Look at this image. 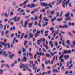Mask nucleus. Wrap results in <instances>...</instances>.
Masks as SVG:
<instances>
[{
  "instance_id": "29",
  "label": "nucleus",
  "mask_w": 75,
  "mask_h": 75,
  "mask_svg": "<svg viewBox=\"0 0 75 75\" xmlns=\"http://www.w3.org/2000/svg\"><path fill=\"white\" fill-rule=\"evenodd\" d=\"M14 54H12V55H9L8 56V57L9 58H11L12 57L14 56Z\"/></svg>"
},
{
  "instance_id": "51",
  "label": "nucleus",
  "mask_w": 75,
  "mask_h": 75,
  "mask_svg": "<svg viewBox=\"0 0 75 75\" xmlns=\"http://www.w3.org/2000/svg\"><path fill=\"white\" fill-rule=\"evenodd\" d=\"M72 43L73 45L75 46V40H74L73 41Z\"/></svg>"
},
{
  "instance_id": "40",
  "label": "nucleus",
  "mask_w": 75,
  "mask_h": 75,
  "mask_svg": "<svg viewBox=\"0 0 75 75\" xmlns=\"http://www.w3.org/2000/svg\"><path fill=\"white\" fill-rule=\"evenodd\" d=\"M45 56H46V57L47 56V57H49V56H50V54H48V53H47L45 54Z\"/></svg>"
},
{
  "instance_id": "46",
  "label": "nucleus",
  "mask_w": 75,
  "mask_h": 75,
  "mask_svg": "<svg viewBox=\"0 0 75 75\" xmlns=\"http://www.w3.org/2000/svg\"><path fill=\"white\" fill-rule=\"evenodd\" d=\"M27 7H28V8L30 7L31 8V5H30V4H28Z\"/></svg>"
},
{
  "instance_id": "15",
  "label": "nucleus",
  "mask_w": 75,
  "mask_h": 75,
  "mask_svg": "<svg viewBox=\"0 0 75 75\" xmlns=\"http://www.w3.org/2000/svg\"><path fill=\"white\" fill-rule=\"evenodd\" d=\"M42 41L41 38L39 40H38L37 44H41V42Z\"/></svg>"
},
{
  "instance_id": "2",
  "label": "nucleus",
  "mask_w": 75,
  "mask_h": 75,
  "mask_svg": "<svg viewBox=\"0 0 75 75\" xmlns=\"http://www.w3.org/2000/svg\"><path fill=\"white\" fill-rule=\"evenodd\" d=\"M21 66H20V67L21 68H23V71H26V69H25V68H26V69H28L29 71V72H31V70L30 69H28V67H27V66H25V65L22 64V63H21Z\"/></svg>"
},
{
  "instance_id": "44",
  "label": "nucleus",
  "mask_w": 75,
  "mask_h": 75,
  "mask_svg": "<svg viewBox=\"0 0 75 75\" xmlns=\"http://www.w3.org/2000/svg\"><path fill=\"white\" fill-rule=\"evenodd\" d=\"M9 32V31L7 30L6 31H5V35H6V34H7V33Z\"/></svg>"
},
{
  "instance_id": "64",
  "label": "nucleus",
  "mask_w": 75,
  "mask_h": 75,
  "mask_svg": "<svg viewBox=\"0 0 75 75\" xmlns=\"http://www.w3.org/2000/svg\"><path fill=\"white\" fill-rule=\"evenodd\" d=\"M59 27H60L61 28H64V26H59Z\"/></svg>"
},
{
  "instance_id": "39",
  "label": "nucleus",
  "mask_w": 75,
  "mask_h": 75,
  "mask_svg": "<svg viewBox=\"0 0 75 75\" xmlns=\"http://www.w3.org/2000/svg\"><path fill=\"white\" fill-rule=\"evenodd\" d=\"M24 42H25L24 43V45H25V46L26 45H27V42H27V41L25 40L24 41Z\"/></svg>"
},
{
  "instance_id": "23",
  "label": "nucleus",
  "mask_w": 75,
  "mask_h": 75,
  "mask_svg": "<svg viewBox=\"0 0 75 75\" xmlns=\"http://www.w3.org/2000/svg\"><path fill=\"white\" fill-rule=\"evenodd\" d=\"M66 42L67 43V44H68L69 45H71V42H70L69 41V40H67V41H66Z\"/></svg>"
},
{
  "instance_id": "1",
  "label": "nucleus",
  "mask_w": 75,
  "mask_h": 75,
  "mask_svg": "<svg viewBox=\"0 0 75 75\" xmlns=\"http://www.w3.org/2000/svg\"><path fill=\"white\" fill-rule=\"evenodd\" d=\"M69 0H67V1L66 0H63L62 2L63 4L62 7H64V8H66V6H68V4H69Z\"/></svg>"
},
{
  "instance_id": "17",
  "label": "nucleus",
  "mask_w": 75,
  "mask_h": 75,
  "mask_svg": "<svg viewBox=\"0 0 75 75\" xmlns=\"http://www.w3.org/2000/svg\"><path fill=\"white\" fill-rule=\"evenodd\" d=\"M29 56H30V59H32L33 58V54H31V52H29Z\"/></svg>"
},
{
  "instance_id": "47",
  "label": "nucleus",
  "mask_w": 75,
  "mask_h": 75,
  "mask_svg": "<svg viewBox=\"0 0 75 75\" xmlns=\"http://www.w3.org/2000/svg\"><path fill=\"white\" fill-rule=\"evenodd\" d=\"M34 11L35 12H37V11H38V10L37 9H34Z\"/></svg>"
},
{
  "instance_id": "54",
  "label": "nucleus",
  "mask_w": 75,
  "mask_h": 75,
  "mask_svg": "<svg viewBox=\"0 0 75 75\" xmlns=\"http://www.w3.org/2000/svg\"><path fill=\"white\" fill-rule=\"evenodd\" d=\"M68 34L70 35V36H71V37H72V35L71 33L70 32H69L68 33Z\"/></svg>"
},
{
  "instance_id": "8",
  "label": "nucleus",
  "mask_w": 75,
  "mask_h": 75,
  "mask_svg": "<svg viewBox=\"0 0 75 75\" xmlns=\"http://www.w3.org/2000/svg\"><path fill=\"white\" fill-rule=\"evenodd\" d=\"M24 61L25 62H26L27 61V58L25 57V56L23 57V59H22L21 62H24Z\"/></svg>"
},
{
  "instance_id": "41",
  "label": "nucleus",
  "mask_w": 75,
  "mask_h": 75,
  "mask_svg": "<svg viewBox=\"0 0 75 75\" xmlns=\"http://www.w3.org/2000/svg\"><path fill=\"white\" fill-rule=\"evenodd\" d=\"M28 0H27V1H25L24 2H23V5H24L25 4H27V2L28 1Z\"/></svg>"
},
{
  "instance_id": "50",
  "label": "nucleus",
  "mask_w": 75,
  "mask_h": 75,
  "mask_svg": "<svg viewBox=\"0 0 75 75\" xmlns=\"http://www.w3.org/2000/svg\"><path fill=\"white\" fill-rule=\"evenodd\" d=\"M41 33H42V34H43V32H44V30L42 29L41 30Z\"/></svg>"
},
{
  "instance_id": "26",
  "label": "nucleus",
  "mask_w": 75,
  "mask_h": 75,
  "mask_svg": "<svg viewBox=\"0 0 75 75\" xmlns=\"http://www.w3.org/2000/svg\"><path fill=\"white\" fill-rule=\"evenodd\" d=\"M33 22H32L31 23H29V27H31L32 26V25H33Z\"/></svg>"
},
{
  "instance_id": "9",
  "label": "nucleus",
  "mask_w": 75,
  "mask_h": 75,
  "mask_svg": "<svg viewBox=\"0 0 75 75\" xmlns=\"http://www.w3.org/2000/svg\"><path fill=\"white\" fill-rule=\"evenodd\" d=\"M15 41L16 42H18V40L16 39V38H15V37L14 38V39L13 40V44H15Z\"/></svg>"
},
{
  "instance_id": "48",
  "label": "nucleus",
  "mask_w": 75,
  "mask_h": 75,
  "mask_svg": "<svg viewBox=\"0 0 75 75\" xmlns=\"http://www.w3.org/2000/svg\"><path fill=\"white\" fill-rule=\"evenodd\" d=\"M61 1H62V0H60V1H59V2H57V5H58L59 4H60V3H61Z\"/></svg>"
},
{
  "instance_id": "27",
  "label": "nucleus",
  "mask_w": 75,
  "mask_h": 75,
  "mask_svg": "<svg viewBox=\"0 0 75 75\" xmlns=\"http://www.w3.org/2000/svg\"><path fill=\"white\" fill-rule=\"evenodd\" d=\"M42 14L40 15V16L39 17V19L40 20H41V19H42V18H42Z\"/></svg>"
},
{
  "instance_id": "22",
  "label": "nucleus",
  "mask_w": 75,
  "mask_h": 75,
  "mask_svg": "<svg viewBox=\"0 0 75 75\" xmlns=\"http://www.w3.org/2000/svg\"><path fill=\"white\" fill-rule=\"evenodd\" d=\"M71 18H70V17H69H69H68V18H66L65 19V21H67V20H71Z\"/></svg>"
},
{
  "instance_id": "38",
  "label": "nucleus",
  "mask_w": 75,
  "mask_h": 75,
  "mask_svg": "<svg viewBox=\"0 0 75 75\" xmlns=\"http://www.w3.org/2000/svg\"><path fill=\"white\" fill-rule=\"evenodd\" d=\"M49 6L50 7H51V8H52V5H51V2H50L49 3V4H48V6Z\"/></svg>"
},
{
  "instance_id": "31",
  "label": "nucleus",
  "mask_w": 75,
  "mask_h": 75,
  "mask_svg": "<svg viewBox=\"0 0 75 75\" xmlns=\"http://www.w3.org/2000/svg\"><path fill=\"white\" fill-rule=\"evenodd\" d=\"M29 36L30 37H31V38H33V34H31V33H29Z\"/></svg>"
},
{
  "instance_id": "14",
  "label": "nucleus",
  "mask_w": 75,
  "mask_h": 75,
  "mask_svg": "<svg viewBox=\"0 0 75 75\" xmlns=\"http://www.w3.org/2000/svg\"><path fill=\"white\" fill-rule=\"evenodd\" d=\"M64 57L65 60H67L68 58H69V56H68V55H67H67H65L64 56Z\"/></svg>"
},
{
  "instance_id": "33",
  "label": "nucleus",
  "mask_w": 75,
  "mask_h": 75,
  "mask_svg": "<svg viewBox=\"0 0 75 75\" xmlns=\"http://www.w3.org/2000/svg\"><path fill=\"white\" fill-rule=\"evenodd\" d=\"M21 50H20L18 51V54H21Z\"/></svg>"
},
{
  "instance_id": "6",
  "label": "nucleus",
  "mask_w": 75,
  "mask_h": 75,
  "mask_svg": "<svg viewBox=\"0 0 75 75\" xmlns=\"http://www.w3.org/2000/svg\"><path fill=\"white\" fill-rule=\"evenodd\" d=\"M40 31H39L38 30H37L36 33L34 34V36L35 37H36L38 35V36H39V34L40 33Z\"/></svg>"
},
{
  "instance_id": "12",
  "label": "nucleus",
  "mask_w": 75,
  "mask_h": 75,
  "mask_svg": "<svg viewBox=\"0 0 75 75\" xmlns=\"http://www.w3.org/2000/svg\"><path fill=\"white\" fill-rule=\"evenodd\" d=\"M52 72H57V73H59V72H60V71H58L57 70V69H54L52 70Z\"/></svg>"
},
{
  "instance_id": "55",
  "label": "nucleus",
  "mask_w": 75,
  "mask_h": 75,
  "mask_svg": "<svg viewBox=\"0 0 75 75\" xmlns=\"http://www.w3.org/2000/svg\"><path fill=\"white\" fill-rule=\"evenodd\" d=\"M15 64L14 63H12L11 64V66L12 67H13L14 66H15Z\"/></svg>"
},
{
  "instance_id": "7",
  "label": "nucleus",
  "mask_w": 75,
  "mask_h": 75,
  "mask_svg": "<svg viewBox=\"0 0 75 75\" xmlns=\"http://www.w3.org/2000/svg\"><path fill=\"white\" fill-rule=\"evenodd\" d=\"M41 4L42 6H43L44 7H45V6H47L48 5V4H45L44 2H41Z\"/></svg>"
},
{
  "instance_id": "57",
  "label": "nucleus",
  "mask_w": 75,
  "mask_h": 75,
  "mask_svg": "<svg viewBox=\"0 0 75 75\" xmlns=\"http://www.w3.org/2000/svg\"><path fill=\"white\" fill-rule=\"evenodd\" d=\"M62 56H60L59 57V59H62Z\"/></svg>"
},
{
  "instance_id": "19",
  "label": "nucleus",
  "mask_w": 75,
  "mask_h": 75,
  "mask_svg": "<svg viewBox=\"0 0 75 75\" xmlns=\"http://www.w3.org/2000/svg\"><path fill=\"white\" fill-rule=\"evenodd\" d=\"M5 17H8V13H7V12H6L4 14Z\"/></svg>"
},
{
  "instance_id": "43",
  "label": "nucleus",
  "mask_w": 75,
  "mask_h": 75,
  "mask_svg": "<svg viewBox=\"0 0 75 75\" xmlns=\"http://www.w3.org/2000/svg\"><path fill=\"white\" fill-rule=\"evenodd\" d=\"M35 63L36 64L38 65V61H35Z\"/></svg>"
},
{
  "instance_id": "62",
  "label": "nucleus",
  "mask_w": 75,
  "mask_h": 75,
  "mask_svg": "<svg viewBox=\"0 0 75 75\" xmlns=\"http://www.w3.org/2000/svg\"><path fill=\"white\" fill-rule=\"evenodd\" d=\"M50 20H51V21H52V22L53 23V21H54V19H53V18H52Z\"/></svg>"
},
{
  "instance_id": "60",
  "label": "nucleus",
  "mask_w": 75,
  "mask_h": 75,
  "mask_svg": "<svg viewBox=\"0 0 75 75\" xmlns=\"http://www.w3.org/2000/svg\"><path fill=\"white\" fill-rule=\"evenodd\" d=\"M4 34V31H2L1 33V36H3V35Z\"/></svg>"
},
{
  "instance_id": "25",
  "label": "nucleus",
  "mask_w": 75,
  "mask_h": 75,
  "mask_svg": "<svg viewBox=\"0 0 75 75\" xmlns=\"http://www.w3.org/2000/svg\"><path fill=\"white\" fill-rule=\"evenodd\" d=\"M22 51L23 52H26V50L25 49H24L23 47L22 48Z\"/></svg>"
},
{
  "instance_id": "18",
  "label": "nucleus",
  "mask_w": 75,
  "mask_h": 75,
  "mask_svg": "<svg viewBox=\"0 0 75 75\" xmlns=\"http://www.w3.org/2000/svg\"><path fill=\"white\" fill-rule=\"evenodd\" d=\"M38 17L37 16H35L34 18H33V21H35L38 20Z\"/></svg>"
},
{
  "instance_id": "20",
  "label": "nucleus",
  "mask_w": 75,
  "mask_h": 75,
  "mask_svg": "<svg viewBox=\"0 0 75 75\" xmlns=\"http://www.w3.org/2000/svg\"><path fill=\"white\" fill-rule=\"evenodd\" d=\"M54 13H55V10H53L52 11L50 12V14L52 15H53V14H54Z\"/></svg>"
},
{
  "instance_id": "30",
  "label": "nucleus",
  "mask_w": 75,
  "mask_h": 75,
  "mask_svg": "<svg viewBox=\"0 0 75 75\" xmlns=\"http://www.w3.org/2000/svg\"><path fill=\"white\" fill-rule=\"evenodd\" d=\"M41 39L42 40V42L43 43L45 42V39L44 38H41Z\"/></svg>"
},
{
  "instance_id": "24",
  "label": "nucleus",
  "mask_w": 75,
  "mask_h": 75,
  "mask_svg": "<svg viewBox=\"0 0 75 75\" xmlns=\"http://www.w3.org/2000/svg\"><path fill=\"white\" fill-rule=\"evenodd\" d=\"M64 28H68V25H64Z\"/></svg>"
},
{
  "instance_id": "3",
  "label": "nucleus",
  "mask_w": 75,
  "mask_h": 75,
  "mask_svg": "<svg viewBox=\"0 0 75 75\" xmlns=\"http://www.w3.org/2000/svg\"><path fill=\"white\" fill-rule=\"evenodd\" d=\"M28 23L27 22V21H26L25 22V24L23 25V21H21V24L22 26H23V27H25V28H27V25Z\"/></svg>"
},
{
  "instance_id": "56",
  "label": "nucleus",
  "mask_w": 75,
  "mask_h": 75,
  "mask_svg": "<svg viewBox=\"0 0 75 75\" xmlns=\"http://www.w3.org/2000/svg\"><path fill=\"white\" fill-rule=\"evenodd\" d=\"M58 16H59V12H57L56 17H58Z\"/></svg>"
},
{
  "instance_id": "28",
  "label": "nucleus",
  "mask_w": 75,
  "mask_h": 75,
  "mask_svg": "<svg viewBox=\"0 0 75 75\" xmlns=\"http://www.w3.org/2000/svg\"><path fill=\"white\" fill-rule=\"evenodd\" d=\"M67 50H64V51L62 53V54L63 55V54H67Z\"/></svg>"
},
{
  "instance_id": "61",
  "label": "nucleus",
  "mask_w": 75,
  "mask_h": 75,
  "mask_svg": "<svg viewBox=\"0 0 75 75\" xmlns=\"http://www.w3.org/2000/svg\"><path fill=\"white\" fill-rule=\"evenodd\" d=\"M6 66V64H3L1 66V68H3V67H4V66Z\"/></svg>"
},
{
  "instance_id": "37",
  "label": "nucleus",
  "mask_w": 75,
  "mask_h": 75,
  "mask_svg": "<svg viewBox=\"0 0 75 75\" xmlns=\"http://www.w3.org/2000/svg\"><path fill=\"white\" fill-rule=\"evenodd\" d=\"M67 53H69L70 54H71V53H72V52H71V51L70 50H69L67 51Z\"/></svg>"
},
{
  "instance_id": "52",
  "label": "nucleus",
  "mask_w": 75,
  "mask_h": 75,
  "mask_svg": "<svg viewBox=\"0 0 75 75\" xmlns=\"http://www.w3.org/2000/svg\"><path fill=\"white\" fill-rule=\"evenodd\" d=\"M40 11H42L43 13H44V12H45V9H44L42 10H41Z\"/></svg>"
},
{
  "instance_id": "35",
  "label": "nucleus",
  "mask_w": 75,
  "mask_h": 75,
  "mask_svg": "<svg viewBox=\"0 0 75 75\" xmlns=\"http://www.w3.org/2000/svg\"><path fill=\"white\" fill-rule=\"evenodd\" d=\"M55 44L56 47H57L58 45V42L57 41H56L54 42Z\"/></svg>"
},
{
  "instance_id": "5",
  "label": "nucleus",
  "mask_w": 75,
  "mask_h": 75,
  "mask_svg": "<svg viewBox=\"0 0 75 75\" xmlns=\"http://www.w3.org/2000/svg\"><path fill=\"white\" fill-rule=\"evenodd\" d=\"M2 45H3L4 46H5V47H6L7 45L6 44H5L4 43H2V42H0V48H3V47L2 46Z\"/></svg>"
},
{
  "instance_id": "13",
  "label": "nucleus",
  "mask_w": 75,
  "mask_h": 75,
  "mask_svg": "<svg viewBox=\"0 0 75 75\" xmlns=\"http://www.w3.org/2000/svg\"><path fill=\"white\" fill-rule=\"evenodd\" d=\"M43 20H44V21H48V19H47L46 17H44Z\"/></svg>"
},
{
  "instance_id": "10",
  "label": "nucleus",
  "mask_w": 75,
  "mask_h": 75,
  "mask_svg": "<svg viewBox=\"0 0 75 75\" xmlns=\"http://www.w3.org/2000/svg\"><path fill=\"white\" fill-rule=\"evenodd\" d=\"M69 12H67V13H66L65 16V18H67L69 17Z\"/></svg>"
},
{
  "instance_id": "36",
  "label": "nucleus",
  "mask_w": 75,
  "mask_h": 75,
  "mask_svg": "<svg viewBox=\"0 0 75 75\" xmlns=\"http://www.w3.org/2000/svg\"><path fill=\"white\" fill-rule=\"evenodd\" d=\"M59 31V30H58L57 31H55V34H58V32Z\"/></svg>"
},
{
  "instance_id": "11",
  "label": "nucleus",
  "mask_w": 75,
  "mask_h": 75,
  "mask_svg": "<svg viewBox=\"0 0 75 75\" xmlns=\"http://www.w3.org/2000/svg\"><path fill=\"white\" fill-rule=\"evenodd\" d=\"M43 46L45 48H46V50H48V49H49V47H48V46L47 45L45 44L44 43V44H43Z\"/></svg>"
},
{
  "instance_id": "4",
  "label": "nucleus",
  "mask_w": 75,
  "mask_h": 75,
  "mask_svg": "<svg viewBox=\"0 0 75 75\" xmlns=\"http://www.w3.org/2000/svg\"><path fill=\"white\" fill-rule=\"evenodd\" d=\"M16 18L17 17L16 16H15L12 19V20H14L13 21L14 22L16 21L17 22V21H18L20 20V17H18V18L17 19Z\"/></svg>"
},
{
  "instance_id": "21",
  "label": "nucleus",
  "mask_w": 75,
  "mask_h": 75,
  "mask_svg": "<svg viewBox=\"0 0 75 75\" xmlns=\"http://www.w3.org/2000/svg\"><path fill=\"white\" fill-rule=\"evenodd\" d=\"M35 4H32L31 5V8H33V7H35Z\"/></svg>"
},
{
  "instance_id": "32",
  "label": "nucleus",
  "mask_w": 75,
  "mask_h": 75,
  "mask_svg": "<svg viewBox=\"0 0 75 75\" xmlns=\"http://www.w3.org/2000/svg\"><path fill=\"white\" fill-rule=\"evenodd\" d=\"M62 18H59L57 19V21H61L62 20Z\"/></svg>"
},
{
  "instance_id": "58",
  "label": "nucleus",
  "mask_w": 75,
  "mask_h": 75,
  "mask_svg": "<svg viewBox=\"0 0 75 75\" xmlns=\"http://www.w3.org/2000/svg\"><path fill=\"white\" fill-rule=\"evenodd\" d=\"M5 66L6 67H8V68H9V67H10V66H9V65L8 64H5Z\"/></svg>"
},
{
  "instance_id": "45",
  "label": "nucleus",
  "mask_w": 75,
  "mask_h": 75,
  "mask_svg": "<svg viewBox=\"0 0 75 75\" xmlns=\"http://www.w3.org/2000/svg\"><path fill=\"white\" fill-rule=\"evenodd\" d=\"M20 12L21 13H23L24 12V9H22L20 11Z\"/></svg>"
},
{
  "instance_id": "16",
  "label": "nucleus",
  "mask_w": 75,
  "mask_h": 75,
  "mask_svg": "<svg viewBox=\"0 0 75 75\" xmlns=\"http://www.w3.org/2000/svg\"><path fill=\"white\" fill-rule=\"evenodd\" d=\"M49 43H50V44L51 45V48H53V46L54 45V44L52 43V41H50L49 42Z\"/></svg>"
},
{
  "instance_id": "53",
  "label": "nucleus",
  "mask_w": 75,
  "mask_h": 75,
  "mask_svg": "<svg viewBox=\"0 0 75 75\" xmlns=\"http://www.w3.org/2000/svg\"><path fill=\"white\" fill-rule=\"evenodd\" d=\"M50 54H51V55H52V56H53L54 55V53H53L52 52H50Z\"/></svg>"
},
{
  "instance_id": "49",
  "label": "nucleus",
  "mask_w": 75,
  "mask_h": 75,
  "mask_svg": "<svg viewBox=\"0 0 75 75\" xmlns=\"http://www.w3.org/2000/svg\"><path fill=\"white\" fill-rule=\"evenodd\" d=\"M63 14V11H62L61 12V13L60 15L59 16V17H61V16H62Z\"/></svg>"
},
{
  "instance_id": "34",
  "label": "nucleus",
  "mask_w": 75,
  "mask_h": 75,
  "mask_svg": "<svg viewBox=\"0 0 75 75\" xmlns=\"http://www.w3.org/2000/svg\"><path fill=\"white\" fill-rule=\"evenodd\" d=\"M72 67H73V64L71 65L69 67H68V69H71Z\"/></svg>"
},
{
  "instance_id": "63",
  "label": "nucleus",
  "mask_w": 75,
  "mask_h": 75,
  "mask_svg": "<svg viewBox=\"0 0 75 75\" xmlns=\"http://www.w3.org/2000/svg\"><path fill=\"white\" fill-rule=\"evenodd\" d=\"M70 64H71L72 63V59H70Z\"/></svg>"
},
{
  "instance_id": "42",
  "label": "nucleus",
  "mask_w": 75,
  "mask_h": 75,
  "mask_svg": "<svg viewBox=\"0 0 75 75\" xmlns=\"http://www.w3.org/2000/svg\"><path fill=\"white\" fill-rule=\"evenodd\" d=\"M14 14V13L13 11H11L10 13V16H13V15Z\"/></svg>"
},
{
  "instance_id": "59",
  "label": "nucleus",
  "mask_w": 75,
  "mask_h": 75,
  "mask_svg": "<svg viewBox=\"0 0 75 75\" xmlns=\"http://www.w3.org/2000/svg\"><path fill=\"white\" fill-rule=\"evenodd\" d=\"M7 45L8 48H10V43H8L7 44Z\"/></svg>"
}]
</instances>
